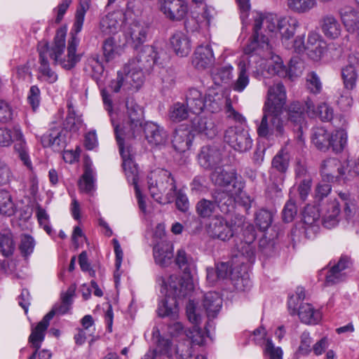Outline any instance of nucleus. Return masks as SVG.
<instances>
[{
	"label": "nucleus",
	"mask_w": 359,
	"mask_h": 359,
	"mask_svg": "<svg viewBox=\"0 0 359 359\" xmlns=\"http://www.w3.org/2000/svg\"><path fill=\"white\" fill-rule=\"evenodd\" d=\"M203 307L209 320L215 318L222 306V299L219 293L209 292L204 295Z\"/></svg>",
	"instance_id": "obj_37"
},
{
	"label": "nucleus",
	"mask_w": 359,
	"mask_h": 359,
	"mask_svg": "<svg viewBox=\"0 0 359 359\" xmlns=\"http://www.w3.org/2000/svg\"><path fill=\"white\" fill-rule=\"evenodd\" d=\"M34 246L35 241L31 236L27 234H22L21 236L19 249L24 257L32 254L34 251Z\"/></svg>",
	"instance_id": "obj_64"
},
{
	"label": "nucleus",
	"mask_w": 359,
	"mask_h": 359,
	"mask_svg": "<svg viewBox=\"0 0 359 359\" xmlns=\"http://www.w3.org/2000/svg\"><path fill=\"white\" fill-rule=\"evenodd\" d=\"M193 353L192 346L189 341L180 342L176 346L175 355L177 359H191Z\"/></svg>",
	"instance_id": "obj_63"
},
{
	"label": "nucleus",
	"mask_w": 359,
	"mask_h": 359,
	"mask_svg": "<svg viewBox=\"0 0 359 359\" xmlns=\"http://www.w3.org/2000/svg\"><path fill=\"white\" fill-rule=\"evenodd\" d=\"M198 158L203 168L215 170L222 163V154L217 147L207 145L201 148Z\"/></svg>",
	"instance_id": "obj_23"
},
{
	"label": "nucleus",
	"mask_w": 359,
	"mask_h": 359,
	"mask_svg": "<svg viewBox=\"0 0 359 359\" xmlns=\"http://www.w3.org/2000/svg\"><path fill=\"white\" fill-rule=\"evenodd\" d=\"M330 133L323 128H316L312 135V142L315 147L323 151L330 148Z\"/></svg>",
	"instance_id": "obj_47"
},
{
	"label": "nucleus",
	"mask_w": 359,
	"mask_h": 359,
	"mask_svg": "<svg viewBox=\"0 0 359 359\" xmlns=\"http://www.w3.org/2000/svg\"><path fill=\"white\" fill-rule=\"evenodd\" d=\"M257 55L255 53L246 54L241 57L238 63V76L232 83V88L236 92H243L249 84V76L247 72L252 69L254 62H257Z\"/></svg>",
	"instance_id": "obj_17"
},
{
	"label": "nucleus",
	"mask_w": 359,
	"mask_h": 359,
	"mask_svg": "<svg viewBox=\"0 0 359 359\" xmlns=\"http://www.w3.org/2000/svg\"><path fill=\"white\" fill-rule=\"evenodd\" d=\"M170 43L175 53L180 57H185L191 52V41L182 32H175L170 39Z\"/></svg>",
	"instance_id": "obj_34"
},
{
	"label": "nucleus",
	"mask_w": 359,
	"mask_h": 359,
	"mask_svg": "<svg viewBox=\"0 0 359 359\" xmlns=\"http://www.w3.org/2000/svg\"><path fill=\"white\" fill-rule=\"evenodd\" d=\"M216 207L215 203L205 198L199 201L196 206L198 215L201 217H209L214 212Z\"/></svg>",
	"instance_id": "obj_59"
},
{
	"label": "nucleus",
	"mask_w": 359,
	"mask_h": 359,
	"mask_svg": "<svg viewBox=\"0 0 359 359\" xmlns=\"http://www.w3.org/2000/svg\"><path fill=\"white\" fill-rule=\"evenodd\" d=\"M66 31L64 29H57L54 37L53 43L50 46L47 43H40L38 46L39 62L37 79L48 83H54L58 76L56 72L50 67L48 58L53 60L54 65H60L65 69H71L81 60L82 54L76 53L79 44V39L72 35L68 41L67 55L62 58L65 48Z\"/></svg>",
	"instance_id": "obj_1"
},
{
	"label": "nucleus",
	"mask_w": 359,
	"mask_h": 359,
	"mask_svg": "<svg viewBox=\"0 0 359 359\" xmlns=\"http://www.w3.org/2000/svg\"><path fill=\"white\" fill-rule=\"evenodd\" d=\"M232 190L233 189H217L212 193L214 202L224 214H227L233 209L236 197L243 191L238 190L233 192Z\"/></svg>",
	"instance_id": "obj_21"
},
{
	"label": "nucleus",
	"mask_w": 359,
	"mask_h": 359,
	"mask_svg": "<svg viewBox=\"0 0 359 359\" xmlns=\"http://www.w3.org/2000/svg\"><path fill=\"white\" fill-rule=\"evenodd\" d=\"M320 27L324 35L329 39L338 38L341 32V26L332 15H324L320 20Z\"/></svg>",
	"instance_id": "obj_36"
},
{
	"label": "nucleus",
	"mask_w": 359,
	"mask_h": 359,
	"mask_svg": "<svg viewBox=\"0 0 359 359\" xmlns=\"http://www.w3.org/2000/svg\"><path fill=\"white\" fill-rule=\"evenodd\" d=\"M336 128L338 129L330 133V142L332 151L337 154L341 152L346 146L347 133L341 124H340V127Z\"/></svg>",
	"instance_id": "obj_43"
},
{
	"label": "nucleus",
	"mask_w": 359,
	"mask_h": 359,
	"mask_svg": "<svg viewBox=\"0 0 359 359\" xmlns=\"http://www.w3.org/2000/svg\"><path fill=\"white\" fill-rule=\"evenodd\" d=\"M305 111L306 108L299 102L292 103L288 109V119L296 125H299L301 127L302 124L304 121Z\"/></svg>",
	"instance_id": "obj_51"
},
{
	"label": "nucleus",
	"mask_w": 359,
	"mask_h": 359,
	"mask_svg": "<svg viewBox=\"0 0 359 359\" xmlns=\"http://www.w3.org/2000/svg\"><path fill=\"white\" fill-rule=\"evenodd\" d=\"M224 140L239 153L247 152L252 147V140L248 131L241 127L228 128L225 130Z\"/></svg>",
	"instance_id": "obj_12"
},
{
	"label": "nucleus",
	"mask_w": 359,
	"mask_h": 359,
	"mask_svg": "<svg viewBox=\"0 0 359 359\" xmlns=\"http://www.w3.org/2000/svg\"><path fill=\"white\" fill-rule=\"evenodd\" d=\"M149 26L144 21H133L125 30L127 43L134 48L142 45L147 39Z\"/></svg>",
	"instance_id": "obj_16"
},
{
	"label": "nucleus",
	"mask_w": 359,
	"mask_h": 359,
	"mask_svg": "<svg viewBox=\"0 0 359 359\" xmlns=\"http://www.w3.org/2000/svg\"><path fill=\"white\" fill-rule=\"evenodd\" d=\"M102 48L105 62H109L116 57L118 46L113 37L110 36L106 39L103 42Z\"/></svg>",
	"instance_id": "obj_56"
},
{
	"label": "nucleus",
	"mask_w": 359,
	"mask_h": 359,
	"mask_svg": "<svg viewBox=\"0 0 359 359\" xmlns=\"http://www.w3.org/2000/svg\"><path fill=\"white\" fill-rule=\"evenodd\" d=\"M191 131L208 139H212L217 134V128L211 118L198 116L191 121Z\"/></svg>",
	"instance_id": "obj_31"
},
{
	"label": "nucleus",
	"mask_w": 359,
	"mask_h": 359,
	"mask_svg": "<svg viewBox=\"0 0 359 359\" xmlns=\"http://www.w3.org/2000/svg\"><path fill=\"white\" fill-rule=\"evenodd\" d=\"M254 18L253 34L244 52L264 56V52H269L271 48L266 34L273 32L276 29L277 20L273 15L260 13H257Z\"/></svg>",
	"instance_id": "obj_3"
},
{
	"label": "nucleus",
	"mask_w": 359,
	"mask_h": 359,
	"mask_svg": "<svg viewBox=\"0 0 359 359\" xmlns=\"http://www.w3.org/2000/svg\"><path fill=\"white\" fill-rule=\"evenodd\" d=\"M211 182L223 189H233V192L243 190L244 184L238 179V173L235 170H226L222 167H217L210 174Z\"/></svg>",
	"instance_id": "obj_13"
},
{
	"label": "nucleus",
	"mask_w": 359,
	"mask_h": 359,
	"mask_svg": "<svg viewBox=\"0 0 359 359\" xmlns=\"http://www.w3.org/2000/svg\"><path fill=\"white\" fill-rule=\"evenodd\" d=\"M189 111L185 105L177 102L174 104L170 109L169 117L174 122H180L188 117Z\"/></svg>",
	"instance_id": "obj_58"
},
{
	"label": "nucleus",
	"mask_w": 359,
	"mask_h": 359,
	"mask_svg": "<svg viewBox=\"0 0 359 359\" xmlns=\"http://www.w3.org/2000/svg\"><path fill=\"white\" fill-rule=\"evenodd\" d=\"M298 26V20L291 16L283 17L277 20L276 27L280 33L282 43L286 48H290V39L293 38Z\"/></svg>",
	"instance_id": "obj_28"
},
{
	"label": "nucleus",
	"mask_w": 359,
	"mask_h": 359,
	"mask_svg": "<svg viewBox=\"0 0 359 359\" xmlns=\"http://www.w3.org/2000/svg\"><path fill=\"white\" fill-rule=\"evenodd\" d=\"M269 53H271V50L269 52H264V56L257 55V62H254L256 64L255 67L256 70H252V74L255 77H268L273 75L282 76L286 72L280 57H276V60H264L263 58Z\"/></svg>",
	"instance_id": "obj_14"
},
{
	"label": "nucleus",
	"mask_w": 359,
	"mask_h": 359,
	"mask_svg": "<svg viewBox=\"0 0 359 359\" xmlns=\"http://www.w3.org/2000/svg\"><path fill=\"white\" fill-rule=\"evenodd\" d=\"M178 268L185 276H192L191 273L195 269V262L191 255H188L184 250H177L175 259Z\"/></svg>",
	"instance_id": "obj_44"
},
{
	"label": "nucleus",
	"mask_w": 359,
	"mask_h": 359,
	"mask_svg": "<svg viewBox=\"0 0 359 359\" xmlns=\"http://www.w3.org/2000/svg\"><path fill=\"white\" fill-rule=\"evenodd\" d=\"M297 314L301 321L305 324L315 325L321 319L320 311L308 303L302 304L299 306Z\"/></svg>",
	"instance_id": "obj_40"
},
{
	"label": "nucleus",
	"mask_w": 359,
	"mask_h": 359,
	"mask_svg": "<svg viewBox=\"0 0 359 359\" xmlns=\"http://www.w3.org/2000/svg\"><path fill=\"white\" fill-rule=\"evenodd\" d=\"M263 110L264 114L262 120L257 122V133L259 137L270 140L274 133L270 123L269 114H266V111H264V109Z\"/></svg>",
	"instance_id": "obj_53"
},
{
	"label": "nucleus",
	"mask_w": 359,
	"mask_h": 359,
	"mask_svg": "<svg viewBox=\"0 0 359 359\" xmlns=\"http://www.w3.org/2000/svg\"><path fill=\"white\" fill-rule=\"evenodd\" d=\"M340 16L346 30L355 33L359 30V12L357 9L346 6L340 9Z\"/></svg>",
	"instance_id": "obj_35"
},
{
	"label": "nucleus",
	"mask_w": 359,
	"mask_h": 359,
	"mask_svg": "<svg viewBox=\"0 0 359 359\" xmlns=\"http://www.w3.org/2000/svg\"><path fill=\"white\" fill-rule=\"evenodd\" d=\"M320 173L323 182H340L341 180L346 182L358 175L355 163H351L350 161H347L345 166L337 158H327L323 160L320 163Z\"/></svg>",
	"instance_id": "obj_7"
},
{
	"label": "nucleus",
	"mask_w": 359,
	"mask_h": 359,
	"mask_svg": "<svg viewBox=\"0 0 359 359\" xmlns=\"http://www.w3.org/2000/svg\"><path fill=\"white\" fill-rule=\"evenodd\" d=\"M100 27L102 32L107 34H112L117 32L119 23L114 14H109L102 18Z\"/></svg>",
	"instance_id": "obj_57"
},
{
	"label": "nucleus",
	"mask_w": 359,
	"mask_h": 359,
	"mask_svg": "<svg viewBox=\"0 0 359 359\" xmlns=\"http://www.w3.org/2000/svg\"><path fill=\"white\" fill-rule=\"evenodd\" d=\"M144 71L127 63L122 70L117 72V77L109 86L114 93L122 89L126 93L137 91L144 83Z\"/></svg>",
	"instance_id": "obj_9"
},
{
	"label": "nucleus",
	"mask_w": 359,
	"mask_h": 359,
	"mask_svg": "<svg viewBox=\"0 0 359 359\" xmlns=\"http://www.w3.org/2000/svg\"><path fill=\"white\" fill-rule=\"evenodd\" d=\"M320 212L318 208L313 205L305 207L302 215V221L306 236L309 238L314 237L320 228Z\"/></svg>",
	"instance_id": "obj_25"
},
{
	"label": "nucleus",
	"mask_w": 359,
	"mask_h": 359,
	"mask_svg": "<svg viewBox=\"0 0 359 359\" xmlns=\"http://www.w3.org/2000/svg\"><path fill=\"white\" fill-rule=\"evenodd\" d=\"M205 107L211 113L219 111L224 103V97L222 94L217 93L213 89H209L205 97Z\"/></svg>",
	"instance_id": "obj_45"
},
{
	"label": "nucleus",
	"mask_w": 359,
	"mask_h": 359,
	"mask_svg": "<svg viewBox=\"0 0 359 359\" xmlns=\"http://www.w3.org/2000/svg\"><path fill=\"white\" fill-rule=\"evenodd\" d=\"M186 103L189 111L194 114L201 113L205 107L202 93L194 88L189 89L186 95Z\"/></svg>",
	"instance_id": "obj_38"
},
{
	"label": "nucleus",
	"mask_w": 359,
	"mask_h": 359,
	"mask_svg": "<svg viewBox=\"0 0 359 359\" xmlns=\"http://www.w3.org/2000/svg\"><path fill=\"white\" fill-rule=\"evenodd\" d=\"M316 5V0H287V6L297 13H304L311 10Z\"/></svg>",
	"instance_id": "obj_55"
},
{
	"label": "nucleus",
	"mask_w": 359,
	"mask_h": 359,
	"mask_svg": "<svg viewBox=\"0 0 359 359\" xmlns=\"http://www.w3.org/2000/svg\"><path fill=\"white\" fill-rule=\"evenodd\" d=\"M353 262L350 257L341 255L339 261L331 266L326 275V285L330 286L343 281L345 278L344 271L351 268Z\"/></svg>",
	"instance_id": "obj_24"
},
{
	"label": "nucleus",
	"mask_w": 359,
	"mask_h": 359,
	"mask_svg": "<svg viewBox=\"0 0 359 359\" xmlns=\"http://www.w3.org/2000/svg\"><path fill=\"white\" fill-rule=\"evenodd\" d=\"M145 138L154 146L164 144L168 140V134L163 128L153 122H147L143 127Z\"/></svg>",
	"instance_id": "obj_33"
},
{
	"label": "nucleus",
	"mask_w": 359,
	"mask_h": 359,
	"mask_svg": "<svg viewBox=\"0 0 359 359\" xmlns=\"http://www.w3.org/2000/svg\"><path fill=\"white\" fill-rule=\"evenodd\" d=\"M88 8V6L87 2L80 3V7L77 9L76 13L75 22L72 29L74 33L72 32L70 33L71 37L72 35H74L76 37H77L76 34L81 32L84 21L85 14Z\"/></svg>",
	"instance_id": "obj_60"
},
{
	"label": "nucleus",
	"mask_w": 359,
	"mask_h": 359,
	"mask_svg": "<svg viewBox=\"0 0 359 359\" xmlns=\"http://www.w3.org/2000/svg\"><path fill=\"white\" fill-rule=\"evenodd\" d=\"M14 151L23 164L29 170L32 165L28 154V149L22 132L19 126H13Z\"/></svg>",
	"instance_id": "obj_29"
},
{
	"label": "nucleus",
	"mask_w": 359,
	"mask_h": 359,
	"mask_svg": "<svg viewBox=\"0 0 359 359\" xmlns=\"http://www.w3.org/2000/svg\"><path fill=\"white\" fill-rule=\"evenodd\" d=\"M126 113L123 120L122 126H114V130L118 128L122 133L124 142L135 137L142 127L143 110L133 99L128 98L126 102Z\"/></svg>",
	"instance_id": "obj_8"
},
{
	"label": "nucleus",
	"mask_w": 359,
	"mask_h": 359,
	"mask_svg": "<svg viewBox=\"0 0 359 359\" xmlns=\"http://www.w3.org/2000/svg\"><path fill=\"white\" fill-rule=\"evenodd\" d=\"M15 249V242L13 233L9 230L0 233V253L6 257L13 255Z\"/></svg>",
	"instance_id": "obj_46"
},
{
	"label": "nucleus",
	"mask_w": 359,
	"mask_h": 359,
	"mask_svg": "<svg viewBox=\"0 0 359 359\" xmlns=\"http://www.w3.org/2000/svg\"><path fill=\"white\" fill-rule=\"evenodd\" d=\"M74 290L69 289L61 295V301L54 305L53 309L43 318V319L32 329L29 335V341L32 346L38 348L40 344L44 340L46 331L49 325L50 320L55 315H63L67 313L73 302Z\"/></svg>",
	"instance_id": "obj_6"
},
{
	"label": "nucleus",
	"mask_w": 359,
	"mask_h": 359,
	"mask_svg": "<svg viewBox=\"0 0 359 359\" xmlns=\"http://www.w3.org/2000/svg\"><path fill=\"white\" fill-rule=\"evenodd\" d=\"M306 85L307 89L312 93L316 95L322 90V83L319 76L315 72H310L306 77Z\"/></svg>",
	"instance_id": "obj_61"
},
{
	"label": "nucleus",
	"mask_w": 359,
	"mask_h": 359,
	"mask_svg": "<svg viewBox=\"0 0 359 359\" xmlns=\"http://www.w3.org/2000/svg\"><path fill=\"white\" fill-rule=\"evenodd\" d=\"M215 62L213 51L210 45H201L194 52L193 65L198 69H204L210 67Z\"/></svg>",
	"instance_id": "obj_32"
},
{
	"label": "nucleus",
	"mask_w": 359,
	"mask_h": 359,
	"mask_svg": "<svg viewBox=\"0 0 359 359\" xmlns=\"http://www.w3.org/2000/svg\"><path fill=\"white\" fill-rule=\"evenodd\" d=\"M236 231L235 224L228 222L222 217H215L209 224L208 233L212 238L225 241L233 237Z\"/></svg>",
	"instance_id": "obj_20"
},
{
	"label": "nucleus",
	"mask_w": 359,
	"mask_h": 359,
	"mask_svg": "<svg viewBox=\"0 0 359 359\" xmlns=\"http://www.w3.org/2000/svg\"><path fill=\"white\" fill-rule=\"evenodd\" d=\"M158 282L167 290L169 295L178 299L189 297L194 290V286L192 276H178L170 275L167 280L160 277Z\"/></svg>",
	"instance_id": "obj_10"
},
{
	"label": "nucleus",
	"mask_w": 359,
	"mask_h": 359,
	"mask_svg": "<svg viewBox=\"0 0 359 359\" xmlns=\"http://www.w3.org/2000/svg\"><path fill=\"white\" fill-rule=\"evenodd\" d=\"M153 255L156 264L161 267L168 266L173 259V245L171 242L162 241L153 249Z\"/></svg>",
	"instance_id": "obj_30"
},
{
	"label": "nucleus",
	"mask_w": 359,
	"mask_h": 359,
	"mask_svg": "<svg viewBox=\"0 0 359 359\" xmlns=\"http://www.w3.org/2000/svg\"><path fill=\"white\" fill-rule=\"evenodd\" d=\"M359 58L355 55H349L348 63L341 69V76L346 89L355 88L358 79Z\"/></svg>",
	"instance_id": "obj_27"
},
{
	"label": "nucleus",
	"mask_w": 359,
	"mask_h": 359,
	"mask_svg": "<svg viewBox=\"0 0 359 359\" xmlns=\"http://www.w3.org/2000/svg\"><path fill=\"white\" fill-rule=\"evenodd\" d=\"M177 301L174 297L166 296L158 304L157 309L158 314L160 317H169L175 319L177 316Z\"/></svg>",
	"instance_id": "obj_41"
},
{
	"label": "nucleus",
	"mask_w": 359,
	"mask_h": 359,
	"mask_svg": "<svg viewBox=\"0 0 359 359\" xmlns=\"http://www.w3.org/2000/svg\"><path fill=\"white\" fill-rule=\"evenodd\" d=\"M156 62V52L154 47L150 46H144L137 53L136 57L130 60L128 63L133 67L149 72Z\"/></svg>",
	"instance_id": "obj_22"
},
{
	"label": "nucleus",
	"mask_w": 359,
	"mask_h": 359,
	"mask_svg": "<svg viewBox=\"0 0 359 359\" xmlns=\"http://www.w3.org/2000/svg\"><path fill=\"white\" fill-rule=\"evenodd\" d=\"M325 42L321 35L316 32H311L308 34L306 43L307 55L313 61H319L324 55Z\"/></svg>",
	"instance_id": "obj_26"
},
{
	"label": "nucleus",
	"mask_w": 359,
	"mask_h": 359,
	"mask_svg": "<svg viewBox=\"0 0 359 359\" xmlns=\"http://www.w3.org/2000/svg\"><path fill=\"white\" fill-rule=\"evenodd\" d=\"M148 189L151 196L161 204L170 203L175 199L176 182L167 170L157 168L147 176Z\"/></svg>",
	"instance_id": "obj_4"
},
{
	"label": "nucleus",
	"mask_w": 359,
	"mask_h": 359,
	"mask_svg": "<svg viewBox=\"0 0 359 359\" xmlns=\"http://www.w3.org/2000/svg\"><path fill=\"white\" fill-rule=\"evenodd\" d=\"M233 67L230 65L215 69L212 72L213 83L220 86L223 83H227L233 76Z\"/></svg>",
	"instance_id": "obj_52"
},
{
	"label": "nucleus",
	"mask_w": 359,
	"mask_h": 359,
	"mask_svg": "<svg viewBox=\"0 0 359 359\" xmlns=\"http://www.w3.org/2000/svg\"><path fill=\"white\" fill-rule=\"evenodd\" d=\"M290 163V155L286 151L281 149L273 158L271 161V173L278 172L280 174L285 173Z\"/></svg>",
	"instance_id": "obj_48"
},
{
	"label": "nucleus",
	"mask_w": 359,
	"mask_h": 359,
	"mask_svg": "<svg viewBox=\"0 0 359 359\" xmlns=\"http://www.w3.org/2000/svg\"><path fill=\"white\" fill-rule=\"evenodd\" d=\"M82 121L80 116H76L74 111L69 108L68 114L64 123V128L58 126L51 127L41 137V142L43 147H52L55 151L64 149L67 144L66 133L67 130L76 132L81 126Z\"/></svg>",
	"instance_id": "obj_5"
},
{
	"label": "nucleus",
	"mask_w": 359,
	"mask_h": 359,
	"mask_svg": "<svg viewBox=\"0 0 359 359\" xmlns=\"http://www.w3.org/2000/svg\"><path fill=\"white\" fill-rule=\"evenodd\" d=\"M115 136L123 159V168L127 179L129 182L134 185V187L138 186V169L133 160V150L128 142H124L122 133L118 128H116Z\"/></svg>",
	"instance_id": "obj_11"
},
{
	"label": "nucleus",
	"mask_w": 359,
	"mask_h": 359,
	"mask_svg": "<svg viewBox=\"0 0 359 359\" xmlns=\"http://www.w3.org/2000/svg\"><path fill=\"white\" fill-rule=\"evenodd\" d=\"M339 212V206L336 201L328 203L323 215V225L327 229L334 227L338 224Z\"/></svg>",
	"instance_id": "obj_42"
},
{
	"label": "nucleus",
	"mask_w": 359,
	"mask_h": 359,
	"mask_svg": "<svg viewBox=\"0 0 359 359\" xmlns=\"http://www.w3.org/2000/svg\"><path fill=\"white\" fill-rule=\"evenodd\" d=\"M15 212L14 203L10 194L5 190H0V213L11 216Z\"/></svg>",
	"instance_id": "obj_54"
},
{
	"label": "nucleus",
	"mask_w": 359,
	"mask_h": 359,
	"mask_svg": "<svg viewBox=\"0 0 359 359\" xmlns=\"http://www.w3.org/2000/svg\"><path fill=\"white\" fill-rule=\"evenodd\" d=\"M160 11L171 21L183 20L188 13L187 4L184 0H160Z\"/></svg>",
	"instance_id": "obj_18"
},
{
	"label": "nucleus",
	"mask_w": 359,
	"mask_h": 359,
	"mask_svg": "<svg viewBox=\"0 0 359 359\" xmlns=\"http://www.w3.org/2000/svg\"><path fill=\"white\" fill-rule=\"evenodd\" d=\"M86 68L91 71L95 79H100L104 70L103 60L98 54H93L88 57Z\"/></svg>",
	"instance_id": "obj_50"
},
{
	"label": "nucleus",
	"mask_w": 359,
	"mask_h": 359,
	"mask_svg": "<svg viewBox=\"0 0 359 359\" xmlns=\"http://www.w3.org/2000/svg\"><path fill=\"white\" fill-rule=\"evenodd\" d=\"M305 107H306V113L309 116L314 117L318 115L323 121H332L334 127H340V124L341 126L346 125L344 116L339 115L334 117L332 108L325 103L319 104L316 110L313 102L310 98H307L305 101Z\"/></svg>",
	"instance_id": "obj_15"
},
{
	"label": "nucleus",
	"mask_w": 359,
	"mask_h": 359,
	"mask_svg": "<svg viewBox=\"0 0 359 359\" xmlns=\"http://www.w3.org/2000/svg\"><path fill=\"white\" fill-rule=\"evenodd\" d=\"M79 187L81 191L88 194H91L90 192L94 190L95 175L90 165H85L84 172L79 181Z\"/></svg>",
	"instance_id": "obj_49"
},
{
	"label": "nucleus",
	"mask_w": 359,
	"mask_h": 359,
	"mask_svg": "<svg viewBox=\"0 0 359 359\" xmlns=\"http://www.w3.org/2000/svg\"><path fill=\"white\" fill-rule=\"evenodd\" d=\"M264 111L269 114L273 133L276 137H283L285 133L286 120L283 116L286 103V91L282 83L269 87Z\"/></svg>",
	"instance_id": "obj_2"
},
{
	"label": "nucleus",
	"mask_w": 359,
	"mask_h": 359,
	"mask_svg": "<svg viewBox=\"0 0 359 359\" xmlns=\"http://www.w3.org/2000/svg\"><path fill=\"white\" fill-rule=\"evenodd\" d=\"M272 221V213L268 210H261L256 214V225L261 231H266L271 226Z\"/></svg>",
	"instance_id": "obj_62"
},
{
	"label": "nucleus",
	"mask_w": 359,
	"mask_h": 359,
	"mask_svg": "<svg viewBox=\"0 0 359 359\" xmlns=\"http://www.w3.org/2000/svg\"><path fill=\"white\" fill-rule=\"evenodd\" d=\"M245 241H240V243H236V249L237 253L236 257H242L243 259L249 262H252L255 260V246L253 242L255 240L256 236L255 230L252 226H247L243 233Z\"/></svg>",
	"instance_id": "obj_19"
},
{
	"label": "nucleus",
	"mask_w": 359,
	"mask_h": 359,
	"mask_svg": "<svg viewBox=\"0 0 359 359\" xmlns=\"http://www.w3.org/2000/svg\"><path fill=\"white\" fill-rule=\"evenodd\" d=\"M172 143L176 151H185L191 144V131L182 126L177 128L174 132Z\"/></svg>",
	"instance_id": "obj_39"
}]
</instances>
